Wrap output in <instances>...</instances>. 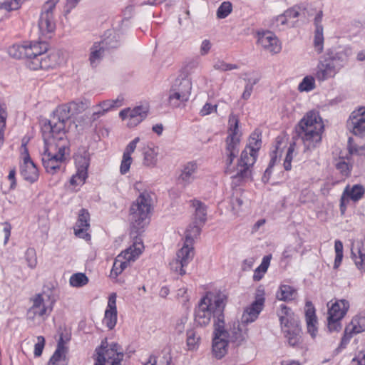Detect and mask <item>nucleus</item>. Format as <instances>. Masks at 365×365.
<instances>
[{"instance_id":"nucleus-64","label":"nucleus","mask_w":365,"mask_h":365,"mask_svg":"<svg viewBox=\"0 0 365 365\" xmlns=\"http://www.w3.org/2000/svg\"><path fill=\"white\" fill-rule=\"evenodd\" d=\"M272 255H266L262 258L260 265L257 268V272L260 271L262 274H264L270 264Z\"/></svg>"},{"instance_id":"nucleus-24","label":"nucleus","mask_w":365,"mask_h":365,"mask_svg":"<svg viewBox=\"0 0 365 365\" xmlns=\"http://www.w3.org/2000/svg\"><path fill=\"white\" fill-rule=\"evenodd\" d=\"M26 160L27 162L23 163L20 166V173L25 180L34 183L38 179V170L30 157H27Z\"/></svg>"},{"instance_id":"nucleus-51","label":"nucleus","mask_w":365,"mask_h":365,"mask_svg":"<svg viewBox=\"0 0 365 365\" xmlns=\"http://www.w3.org/2000/svg\"><path fill=\"white\" fill-rule=\"evenodd\" d=\"M24 0H4L3 3H1V6L8 11H14L19 9Z\"/></svg>"},{"instance_id":"nucleus-8","label":"nucleus","mask_w":365,"mask_h":365,"mask_svg":"<svg viewBox=\"0 0 365 365\" xmlns=\"http://www.w3.org/2000/svg\"><path fill=\"white\" fill-rule=\"evenodd\" d=\"M38 48H40V53L34 54L32 60H29L27 67L31 70L44 69L56 68L61 62V56L58 51H53L48 55L45 53L48 51V44L43 41L38 42Z\"/></svg>"},{"instance_id":"nucleus-43","label":"nucleus","mask_w":365,"mask_h":365,"mask_svg":"<svg viewBox=\"0 0 365 365\" xmlns=\"http://www.w3.org/2000/svg\"><path fill=\"white\" fill-rule=\"evenodd\" d=\"M200 340V336L197 334L194 329L187 331V346L189 350H195L198 347Z\"/></svg>"},{"instance_id":"nucleus-29","label":"nucleus","mask_w":365,"mask_h":365,"mask_svg":"<svg viewBox=\"0 0 365 365\" xmlns=\"http://www.w3.org/2000/svg\"><path fill=\"white\" fill-rule=\"evenodd\" d=\"M364 192L365 189L364 186L360 184H355L354 185H347L342 195L349 200H351L353 202H357L363 197Z\"/></svg>"},{"instance_id":"nucleus-60","label":"nucleus","mask_w":365,"mask_h":365,"mask_svg":"<svg viewBox=\"0 0 365 365\" xmlns=\"http://www.w3.org/2000/svg\"><path fill=\"white\" fill-rule=\"evenodd\" d=\"M217 104H215V105H212L210 103H206L203 107L202 108V109L200 110V115L201 116H205V115H207L213 112H217Z\"/></svg>"},{"instance_id":"nucleus-11","label":"nucleus","mask_w":365,"mask_h":365,"mask_svg":"<svg viewBox=\"0 0 365 365\" xmlns=\"http://www.w3.org/2000/svg\"><path fill=\"white\" fill-rule=\"evenodd\" d=\"M77 173L70 180L72 185L83 184L88 177V168L90 165V153L87 150L79 151L75 156Z\"/></svg>"},{"instance_id":"nucleus-4","label":"nucleus","mask_w":365,"mask_h":365,"mask_svg":"<svg viewBox=\"0 0 365 365\" xmlns=\"http://www.w3.org/2000/svg\"><path fill=\"white\" fill-rule=\"evenodd\" d=\"M44 142V150L41 154V161L46 172L51 175L57 173L65 160L66 150L68 149V141H58L57 138L42 136Z\"/></svg>"},{"instance_id":"nucleus-59","label":"nucleus","mask_w":365,"mask_h":365,"mask_svg":"<svg viewBox=\"0 0 365 365\" xmlns=\"http://www.w3.org/2000/svg\"><path fill=\"white\" fill-rule=\"evenodd\" d=\"M351 331V329H350V326H346L344 330V336L341 338L340 347L344 348L348 344L353 335L356 334L355 333H352Z\"/></svg>"},{"instance_id":"nucleus-2","label":"nucleus","mask_w":365,"mask_h":365,"mask_svg":"<svg viewBox=\"0 0 365 365\" xmlns=\"http://www.w3.org/2000/svg\"><path fill=\"white\" fill-rule=\"evenodd\" d=\"M227 302V295L224 292H207L195 309V324L199 327H206L212 317L214 329L217 328V323L225 325L224 311Z\"/></svg>"},{"instance_id":"nucleus-47","label":"nucleus","mask_w":365,"mask_h":365,"mask_svg":"<svg viewBox=\"0 0 365 365\" xmlns=\"http://www.w3.org/2000/svg\"><path fill=\"white\" fill-rule=\"evenodd\" d=\"M232 11V6L230 1H224L217 10V17L218 19L226 18Z\"/></svg>"},{"instance_id":"nucleus-12","label":"nucleus","mask_w":365,"mask_h":365,"mask_svg":"<svg viewBox=\"0 0 365 365\" xmlns=\"http://www.w3.org/2000/svg\"><path fill=\"white\" fill-rule=\"evenodd\" d=\"M194 250L192 245H187L184 242L182 247L177 252V257L170 264L172 270L184 275L186 272L184 267H186L193 259Z\"/></svg>"},{"instance_id":"nucleus-21","label":"nucleus","mask_w":365,"mask_h":365,"mask_svg":"<svg viewBox=\"0 0 365 365\" xmlns=\"http://www.w3.org/2000/svg\"><path fill=\"white\" fill-rule=\"evenodd\" d=\"M338 72V68L324 55L317 66L316 78L319 81H324L334 77Z\"/></svg>"},{"instance_id":"nucleus-54","label":"nucleus","mask_w":365,"mask_h":365,"mask_svg":"<svg viewBox=\"0 0 365 365\" xmlns=\"http://www.w3.org/2000/svg\"><path fill=\"white\" fill-rule=\"evenodd\" d=\"M59 0H48L42 6L41 14L53 16V11Z\"/></svg>"},{"instance_id":"nucleus-62","label":"nucleus","mask_w":365,"mask_h":365,"mask_svg":"<svg viewBox=\"0 0 365 365\" xmlns=\"http://www.w3.org/2000/svg\"><path fill=\"white\" fill-rule=\"evenodd\" d=\"M139 141V137H136L132 141H130L126 146L123 155L126 156H131V153L134 152L135 149L136 148V145Z\"/></svg>"},{"instance_id":"nucleus-15","label":"nucleus","mask_w":365,"mask_h":365,"mask_svg":"<svg viewBox=\"0 0 365 365\" xmlns=\"http://www.w3.org/2000/svg\"><path fill=\"white\" fill-rule=\"evenodd\" d=\"M347 127L354 135L365 137V106L359 107L351 113Z\"/></svg>"},{"instance_id":"nucleus-18","label":"nucleus","mask_w":365,"mask_h":365,"mask_svg":"<svg viewBox=\"0 0 365 365\" xmlns=\"http://www.w3.org/2000/svg\"><path fill=\"white\" fill-rule=\"evenodd\" d=\"M265 299L263 294H257L255 300L245 309L242 316V323L249 324L254 322L263 309Z\"/></svg>"},{"instance_id":"nucleus-39","label":"nucleus","mask_w":365,"mask_h":365,"mask_svg":"<svg viewBox=\"0 0 365 365\" xmlns=\"http://www.w3.org/2000/svg\"><path fill=\"white\" fill-rule=\"evenodd\" d=\"M188 99L187 93H179L170 88L168 101L171 106L179 107L182 103L187 102Z\"/></svg>"},{"instance_id":"nucleus-6","label":"nucleus","mask_w":365,"mask_h":365,"mask_svg":"<svg viewBox=\"0 0 365 365\" xmlns=\"http://www.w3.org/2000/svg\"><path fill=\"white\" fill-rule=\"evenodd\" d=\"M151 202L150 193L143 192L132 204L129 215L132 232H140L148 224Z\"/></svg>"},{"instance_id":"nucleus-27","label":"nucleus","mask_w":365,"mask_h":365,"mask_svg":"<svg viewBox=\"0 0 365 365\" xmlns=\"http://www.w3.org/2000/svg\"><path fill=\"white\" fill-rule=\"evenodd\" d=\"M225 331L227 334H225V337L229 342H232L235 344L236 346H239L245 339L238 321L233 322L232 324L230 325L229 329L225 328Z\"/></svg>"},{"instance_id":"nucleus-25","label":"nucleus","mask_w":365,"mask_h":365,"mask_svg":"<svg viewBox=\"0 0 365 365\" xmlns=\"http://www.w3.org/2000/svg\"><path fill=\"white\" fill-rule=\"evenodd\" d=\"M197 165L195 162H188L182 166L178 180L186 186L192 183L196 178Z\"/></svg>"},{"instance_id":"nucleus-35","label":"nucleus","mask_w":365,"mask_h":365,"mask_svg":"<svg viewBox=\"0 0 365 365\" xmlns=\"http://www.w3.org/2000/svg\"><path fill=\"white\" fill-rule=\"evenodd\" d=\"M352 333L359 334L365 331V310L361 312L359 315L354 317L350 324Z\"/></svg>"},{"instance_id":"nucleus-46","label":"nucleus","mask_w":365,"mask_h":365,"mask_svg":"<svg viewBox=\"0 0 365 365\" xmlns=\"http://www.w3.org/2000/svg\"><path fill=\"white\" fill-rule=\"evenodd\" d=\"M285 25H288L289 26H291V27L294 26L293 23H292L291 24H289V22H288L287 18L284 16V14L276 16L272 21V27L273 29L282 30V29H284V26Z\"/></svg>"},{"instance_id":"nucleus-57","label":"nucleus","mask_w":365,"mask_h":365,"mask_svg":"<svg viewBox=\"0 0 365 365\" xmlns=\"http://www.w3.org/2000/svg\"><path fill=\"white\" fill-rule=\"evenodd\" d=\"M104 349H105L104 341H102L101 346L96 349V352L98 356H97L96 359H95L94 365H106V358L104 356V352H103Z\"/></svg>"},{"instance_id":"nucleus-23","label":"nucleus","mask_w":365,"mask_h":365,"mask_svg":"<svg viewBox=\"0 0 365 365\" xmlns=\"http://www.w3.org/2000/svg\"><path fill=\"white\" fill-rule=\"evenodd\" d=\"M350 54L351 50L349 48L341 50L331 48L328 49L324 55L339 71L347 63Z\"/></svg>"},{"instance_id":"nucleus-63","label":"nucleus","mask_w":365,"mask_h":365,"mask_svg":"<svg viewBox=\"0 0 365 365\" xmlns=\"http://www.w3.org/2000/svg\"><path fill=\"white\" fill-rule=\"evenodd\" d=\"M26 259L28 264L31 268H34L36 265V259L35 257V251L34 249H28L26 252Z\"/></svg>"},{"instance_id":"nucleus-56","label":"nucleus","mask_w":365,"mask_h":365,"mask_svg":"<svg viewBox=\"0 0 365 365\" xmlns=\"http://www.w3.org/2000/svg\"><path fill=\"white\" fill-rule=\"evenodd\" d=\"M336 168L340 172L342 176L348 177L351 173V165L344 160H340L336 163Z\"/></svg>"},{"instance_id":"nucleus-28","label":"nucleus","mask_w":365,"mask_h":365,"mask_svg":"<svg viewBox=\"0 0 365 365\" xmlns=\"http://www.w3.org/2000/svg\"><path fill=\"white\" fill-rule=\"evenodd\" d=\"M349 308V303L346 299L336 301L328 310V317L343 319Z\"/></svg>"},{"instance_id":"nucleus-16","label":"nucleus","mask_w":365,"mask_h":365,"mask_svg":"<svg viewBox=\"0 0 365 365\" xmlns=\"http://www.w3.org/2000/svg\"><path fill=\"white\" fill-rule=\"evenodd\" d=\"M148 115V109L143 106H136L134 108H125L119 113L120 117L123 119H128V125L134 127L141 123Z\"/></svg>"},{"instance_id":"nucleus-3","label":"nucleus","mask_w":365,"mask_h":365,"mask_svg":"<svg viewBox=\"0 0 365 365\" xmlns=\"http://www.w3.org/2000/svg\"><path fill=\"white\" fill-rule=\"evenodd\" d=\"M324 130L322 118L314 110L307 113L295 126L296 135L302 140L305 150H312L320 145Z\"/></svg>"},{"instance_id":"nucleus-13","label":"nucleus","mask_w":365,"mask_h":365,"mask_svg":"<svg viewBox=\"0 0 365 365\" xmlns=\"http://www.w3.org/2000/svg\"><path fill=\"white\" fill-rule=\"evenodd\" d=\"M37 46L38 42L25 43L22 45L14 44L9 48L8 52L14 58L25 59V64L27 66L29 60H32L34 54L41 53Z\"/></svg>"},{"instance_id":"nucleus-26","label":"nucleus","mask_w":365,"mask_h":365,"mask_svg":"<svg viewBox=\"0 0 365 365\" xmlns=\"http://www.w3.org/2000/svg\"><path fill=\"white\" fill-rule=\"evenodd\" d=\"M191 206L194 208L192 221L195 223L205 225L207 221V206L199 200L193 199L190 201Z\"/></svg>"},{"instance_id":"nucleus-52","label":"nucleus","mask_w":365,"mask_h":365,"mask_svg":"<svg viewBox=\"0 0 365 365\" xmlns=\"http://www.w3.org/2000/svg\"><path fill=\"white\" fill-rule=\"evenodd\" d=\"M352 138H349L348 140V149L351 154H356L358 155H365V143L362 145L352 143Z\"/></svg>"},{"instance_id":"nucleus-20","label":"nucleus","mask_w":365,"mask_h":365,"mask_svg":"<svg viewBox=\"0 0 365 365\" xmlns=\"http://www.w3.org/2000/svg\"><path fill=\"white\" fill-rule=\"evenodd\" d=\"M257 42L264 49L272 53L280 52L282 47L275 34L269 31L258 33Z\"/></svg>"},{"instance_id":"nucleus-30","label":"nucleus","mask_w":365,"mask_h":365,"mask_svg":"<svg viewBox=\"0 0 365 365\" xmlns=\"http://www.w3.org/2000/svg\"><path fill=\"white\" fill-rule=\"evenodd\" d=\"M40 32L43 36L53 33L56 29V21L53 16L41 14L38 21Z\"/></svg>"},{"instance_id":"nucleus-36","label":"nucleus","mask_w":365,"mask_h":365,"mask_svg":"<svg viewBox=\"0 0 365 365\" xmlns=\"http://www.w3.org/2000/svg\"><path fill=\"white\" fill-rule=\"evenodd\" d=\"M296 289L289 285L282 284L277 292V298L281 301H291L294 299Z\"/></svg>"},{"instance_id":"nucleus-32","label":"nucleus","mask_w":365,"mask_h":365,"mask_svg":"<svg viewBox=\"0 0 365 365\" xmlns=\"http://www.w3.org/2000/svg\"><path fill=\"white\" fill-rule=\"evenodd\" d=\"M306 322L307 327V331L312 338L316 336L317 329L316 324L317 323V317L315 314V309L314 307H308L305 312Z\"/></svg>"},{"instance_id":"nucleus-1","label":"nucleus","mask_w":365,"mask_h":365,"mask_svg":"<svg viewBox=\"0 0 365 365\" xmlns=\"http://www.w3.org/2000/svg\"><path fill=\"white\" fill-rule=\"evenodd\" d=\"M229 135L225 139V150L222 158L225 163V173L232 175V178L238 180H245L250 177V168L257 160V152L261 148L262 140L260 134L254 132L250 138L248 148L250 152L245 149L240 155L237 165L232 166L234 159L240 152V139L239 134V119L233 114L229 117Z\"/></svg>"},{"instance_id":"nucleus-50","label":"nucleus","mask_w":365,"mask_h":365,"mask_svg":"<svg viewBox=\"0 0 365 365\" xmlns=\"http://www.w3.org/2000/svg\"><path fill=\"white\" fill-rule=\"evenodd\" d=\"M323 43H324L323 28H318V29H315V31H314V45L316 50L319 53H321L323 50Z\"/></svg>"},{"instance_id":"nucleus-44","label":"nucleus","mask_w":365,"mask_h":365,"mask_svg":"<svg viewBox=\"0 0 365 365\" xmlns=\"http://www.w3.org/2000/svg\"><path fill=\"white\" fill-rule=\"evenodd\" d=\"M282 144L281 140H279V138H277L276 139V145L275 149L271 153V159L269 163V165L267 168L266 169L267 173H272V168L275 165L277 160V153L278 152L280 153V155H282V150H280L281 148L280 145Z\"/></svg>"},{"instance_id":"nucleus-48","label":"nucleus","mask_w":365,"mask_h":365,"mask_svg":"<svg viewBox=\"0 0 365 365\" xmlns=\"http://www.w3.org/2000/svg\"><path fill=\"white\" fill-rule=\"evenodd\" d=\"M296 147V143L292 142L289 144V146L287 149V154L285 156V159L284 161V168L285 170L289 171L292 169V161L293 159V153Z\"/></svg>"},{"instance_id":"nucleus-31","label":"nucleus","mask_w":365,"mask_h":365,"mask_svg":"<svg viewBox=\"0 0 365 365\" xmlns=\"http://www.w3.org/2000/svg\"><path fill=\"white\" fill-rule=\"evenodd\" d=\"M143 154V165L148 168H153L158 163V147H147L144 148Z\"/></svg>"},{"instance_id":"nucleus-40","label":"nucleus","mask_w":365,"mask_h":365,"mask_svg":"<svg viewBox=\"0 0 365 365\" xmlns=\"http://www.w3.org/2000/svg\"><path fill=\"white\" fill-rule=\"evenodd\" d=\"M191 83L186 78H177L171 87L173 91L181 93H187V96L189 98L191 92Z\"/></svg>"},{"instance_id":"nucleus-45","label":"nucleus","mask_w":365,"mask_h":365,"mask_svg":"<svg viewBox=\"0 0 365 365\" xmlns=\"http://www.w3.org/2000/svg\"><path fill=\"white\" fill-rule=\"evenodd\" d=\"M334 250L336 256L334 263V268L337 269L340 266L343 259V243L340 240H337L335 241Z\"/></svg>"},{"instance_id":"nucleus-34","label":"nucleus","mask_w":365,"mask_h":365,"mask_svg":"<svg viewBox=\"0 0 365 365\" xmlns=\"http://www.w3.org/2000/svg\"><path fill=\"white\" fill-rule=\"evenodd\" d=\"M106 51L98 43L96 42L91 48L89 61L92 67H96L102 59Z\"/></svg>"},{"instance_id":"nucleus-61","label":"nucleus","mask_w":365,"mask_h":365,"mask_svg":"<svg viewBox=\"0 0 365 365\" xmlns=\"http://www.w3.org/2000/svg\"><path fill=\"white\" fill-rule=\"evenodd\" d=\"M38 342L34 346V355L35 356H40L42 354L43 349L45 344V339L42 336L37 338Z\"/></svg>"},{"instance_id":"nucleus-38","label":"nucleus","mask_w":365,"mask_h":365,"mask_svg":"<svg viewBox=\"0 0 365 365\" xmlns=\"http://www.w3.org/2000/svg\"><path fill=\"white\" fill-rule=\"evenodd\" d=\"M67 104L70 108V111L72 115H75L83 112L90 106L89 101L86 99H78L73 101Z\"/></svg>"},{"instance_id":"nucleus-22","label":"nucleus","mask_w":365,"mask_h":365,"mask_svg":"<svg viewBox=\"0 0 365 365\" xmlns=\"http://www.w3.org/2000/svg\"><path fill=\"white\" fill-rule=\"evenodd\" d=\"M103 322L110 329H113L117 322V309H116V294L112 293L108 297L107 308L105 312Z\"/></svg>"},{"instance_id":"nucleus-17","label":"nucleus","mask_w":365,"mask_h":365,"mask_svg":"<svg viewBox=\"0 0 365 365\" xmlns=\"http://www.w3.org/2000/svg\"><path fill=\"white\" fill-rule=\"evenodd\" d=\"M265 299L263 294H257L255 300L245 309L242 316V323L249 324L254 322L263 309Z\"/></svg>"},{"instance_id":"nucleus-37","label":"nucleus","mask_w":365,"mask_h":365,"mask_svg":"<svg viewBox=\"0 0 365 365\" xmlns=\"http://www.w3.org/2000/svg\"><path fill=\"white\" fill-rule=\"evenodd\" d=\"M105 37L102 41L98 42L99 44L106 51H109L113 48H118L119 46V41L115 34H112L110 31H108L105 34Z\"/></svg>"},{"instance_id":"nucleus-14","label":"nucleus","mask_w":365,"mask_h":365,"mask_svg":"<svg viewBox=\"0 0 365 365\" xmlns=\"http://www.w3.org/2000/svg\"><path fill=\"white\" fill-rule=\"evenodd\" d=\"M217 328L213 331L212 353L217 359H222L227 351L228 340L225 337V324H216Z\"/></svg>"},{"instance_id":"nucleus-9","label":"nucleus","mask_w":365,"mask_h":365,"mask_svg":"<svg viewBox=\"0 0 365 365\" xmlns=\"http://www.w3.org/2000/svg\"><path fill=\"white\" fill-rule=\"evenodd\" d=\"M32 306L27 311V317L34 320L35 317L46 319L53 311L55 299L45 292L36 294L31 299Z\"/></svg>"},{"instance_id":"nucleus-41","label":"nucleus","mask_w":365,"mask_h":365,"mask_svg":"<svg viewBox=\"0 0 365 365\" xmlns=\"http://www.w3.org/2000/svg\"><path fill=\"white\" fill-rule=\"evenodd\" d=\"M65 352L66 347L64 346V341L63 337L61 336L57 344V348L48 362H51V364H53L54 361L65 362Z\"/></svg>"},{"instance_id":"nucleus-10","label":"nucleus","mask_w":365,"mask_h":365,"mask_svg":"<svg viewBox=\"0 0 365 365\" xmlns=\"http://www.w3.org/2000/svg\"><path fill=\"white\" fill-rule=\"evenodd\" d=\"M141 248L136 247L135 244L122 252L115 258L110 275L118 276L128 265L130 261H134L140 254Z\"/></svg>"},{"instance_id":"nucleus-5","label":"nucleus","mask_w":365,"mask_h":365,"mask_svg":"<svg viewBox=\"0 0 365 365\" xmlns=\"http://www.w3.org/2000/svg\"><path fill=\"white\" fill-rule=\"evenodd\" d=\"M72 116L68 104L58 106L51 120L41 121L42 136L57 138L58 141L67 140L66 123Z\"/></svg>"},{"instance_id":"nucleus-7","label":"nucleus","mask_w":365,"mask_h":365,"mask_svg":"<svg viewBox=\"0 0 365 365\" xmlns=\"http://www.w3.org/2000/svg\"><path fill=\"white\" fill-rule=\"evenodd\" d=\"M277 314L280 322L281 329L292 346H297L302 342V329L299 322L295 317L292 309L284 304H281Z\"/></svg>"},{"instance_id":"nucleus-55","label":"nucleus","mask_w":365,"mask_h":365,"mask_svg":"<svg viewBox=\"0 0 365 365\" xmlns=\"http://www.w3.org/2000/svg\"><path fill=\"white\" fill-rule=\"evenodd\" d=\"M213 68L220 71H227L237 69L239 66L237 64L227 63L223 61L218 60L214 63Z\"/></svg>"},{"instance_id":"nucleus-53","label":"nucleus","mask_w":365,"mask_h":365,"mask_svg":"<svg viewBox=\"0 0 365 365\" xmlns=\"http://www.w3.org/2000/svg\"><path fill=\"white\" fill-rule=\"evenodd\" d=\"M342 319H338L336 317H327V327L330 332L339 331L341 329V321Z\"/></svg>"},{"instance_id":"nucleus-42","label":"nucleus","mask_w":365,"mask_h":365,"mask_svg":"<svg viewBox=\"0 0 365 365\" xmlns=\"http://www.w3.org/2000/svg\"><path fill=\"white\" fill-rule=\"evenodd\" d=\"M89 282L86 274L78 272L72 274L69 279V284L73 287H82Z\"/></svg>"},{"instance_id":"nucleus-33","label":"nucleus","mask_w":365,"mask_h":365,"mask_svg":"<svg viewBox=\"0 0 365 365\" xmlns=\"http://www.w3.org/2000/svg\"><path fill=\"white\" fill-rule=\"evenodd\" d=\"M203 225H200V223H195V222L192 221L185 232V243H187V245H193L195 238L200 235Z\"/></svg>"},{"instance_id":"nucleus-19","label":"nucleus","mask_w":365,"mask_h":365,"mask_svg":"<svg viewBox=\"0 0 365 365\" xmlns=\"http://www.w3.org/2000/svg\"><path fill=\"white\" fill-rule=\"evenodd\" d=\"M90 214L86 209H81L78 213V220L74 227V233L76 236L79 238L86 240V241L91 240V235L87 232L90 227Z\"/></svg>"},{"instance_id":"nucleus-58","label":"nucleus","mask_w":365,"mask_h":365,"mask_svg":"<svg viewBox=\"0 0 365 365\" xmlns=\"http://www.w3.org/2000/svg\"><path fill=\"white\" fill-rule=\"evenodd\" d=\"M131 163V156H126L123 155V159L120 166V172L122 175H125L129 171Z\"/></svg>"},{"instance_id":"nucleus-49","label":"nucleus","mask_w":365,"mask_h":365,"mask_svg":"<svg viewBox=\"0 0 365 365\" xmlns=\"http://www.w3.org/2000/svg\"><path fill=\"white\" fill-rule=\"evenodd\" d=\"M315 87L314 78L312 76H305L299 84L298 90L299 91H310Z\"/></svg>"}]
</instances>
